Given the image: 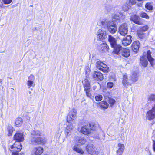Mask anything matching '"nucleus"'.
<instances>
[{
	"mask_svg": "<svg viewBox=\"0 0 155 155\" xmlns=\"http://www.w3.org/2000/svg\"><path fill=\"white\" fill-rule=\"evenodd\" d=\"M151 52L150 50H147L146 52H144V56L141 57L140 59V63L141 65L145 67L147 66L148 61L146 58H147L152 66L155 65V60L151 57Z\"/></svg>",
	"mask_w": 155,
	"mask_h": 155,
	"instance_id": "f257e3e1",
	"label": "nucleus"
},
{
	"mask_svg": "<svg viewBox=\"0 0 155 155\" xmlns=\"http://www.w3.org/2000/svg\"><path fill=\"white\" fill-rule=\"evenodd\" d=\"M41 134L38 130H33L31 133V143L34 144L45 143V140L40 137Z\"/></svg>",
	"mask_w": 155,
	"mask_h": 155,
	"instance_id": "f03ea898",
	"label": "nucleus"
},
{
	"mask_svg": "<svg viewBox=\"0 0 155 155\" xmlns=\"http://www.w3.org/2000/svg\"><path fill=\"white\" fill-rule=\"evenodd\" d=\"M13 144L9 145L10 150L12 152V155H19L18 152L20 151L22 149V145L20 143L15 142L14 140L12 141Z\"/></svg>",
	"mask_w": 155,
	"mask_h": 155,
	"instance_id": "7ed1b4c3",
	"label": "nucleus"
},
{
	"mask_svg": "<svg viewBox=\"0 0 155 155\" xmlns=\"http://www.w3.org/2000/svg\"><path fill=\"white\" fill-rule=\"evenodd\" d=\"M97 68L99 70L104 73H107L109 71V68L106 64L100 61L97 62L96 64Z\"/></svg>",
	"mask_w": 155,
	"mask_h": 155,
	"instance_id": "20e7f679",
	"label": "nucleus"
},
{
	"mask_svg": "<svg viewBox=\"0 0 155 155\" xmlns=\"http://www.w3.org/2000/svg\"><path fill=\"white\" fill-rule=\"evenodd\" d=\"M146 119L151 120L155 118V104L152 109L149 110L146 114Z\"/></svg>",
	"mask_w": 155,
	"mask_h": 155,
	"instance_id": "39448f33",
	"label": "nucleus"
},
{
	"mask_svg": "<svg viewBox=\"0 0 155 155\" xmlns=\"http://www.w3.org/2000/svg\"><path fill=\"white\" fill-rule=\"evenodd\" d=\"M84 85V91H85L87 96L90 97L91 94L90 93V86L89 81L87 79H85L82 81Z\"/></svg>",
	"mask_w": 155,
	"mask_h": 155,
	"instance_id": "423d86ee",
	"label": "nucleus"
},
{
	"mask_svg": "<svg viewBox=\"0 0 155 155\" xmlns=\"http://www.w3.org/2000/svg\"><path fill=\"white\" fill-rule=\"evenodd\" d=\"M76 113L77 111L76 110L73 109L70 112L67 116V121L68 123H69L71 121H73L76 118Z\"/></svg>",
	"mask_w": 155,
	"mask_h": 155,
	"instance_id": "0eeeda50",
	"label": "nucleus"
},
{
	"mask_svg": "<svg viewBox=\"0 0 155 155\" xmlns=\"http://www.w3.org/2000/svg\"><path fill=\"white\" fill-rule=\"evenodd\" d=\"M127 25L126 23H123L119 28L118 32L121 35L125 36L128 32Z\"/></svg>",
	"mask_w": 155,
	"mask_h": 155,
	"instance_id": "6e6552de",
	"label": "nucleus"
},
{
	"mask_svg": "<svg viewBox=\"0 0 155 155\" xmlns=\"http://www.w3.org/2000/svg\"><path fill=\"white\" fill-rule=\"evenodd\" d=\"M86 150L89 154L92 155H97L98 153V152L96 151V148L93 147L92 144L87 145L86 147Z\"/></svg>",
	"mask_w": 155,
	"mask_h": 155,
	"instance_id": "1a4fd4ad",
	"label": "nucleus"
},
{
	"mask_svg": "<svg viewBox=\"0 0 155 155\" xmlns=\"http://www.w3.org/2000/svg\"><path fill=\"white\" fill-rule=\"evenodd\" d=\"M101 25L103 28L110 27V26H116V24L112 21H108L105 20L103 19L101 21Z\"/></svg>",
	"mask_w": 155,
	"mask_h": 155,
	"instance_id": "9d476101",
	"label": "nucleus"
},
{
	"mask_svg": "<svg viewBox=\"0 0 155 155\" xmlns=\"http://www.w3.org/2000/svg\"><path fill=\"white\" fill-rule=\"evenodd\" d=\"M28 81L27 82V85L28 88H30L31 87H34L35 86V84L34 81L35 80V76L32 74L28 77Z\"/></svg>",
	"mask_w": 155,
	"mask_h": 155,
	"instance_id": "9b49d317",
	"label": "nucleus"
},
{
	"mask_svg": "<svg viewBox=\"0 0 155 155\" xmlns=\"http://www.w3.org/2000/svg\"><path fill=\"white\" fill-rule=\"evenodd\" d=\"M14 140H17V142H21L24 140V136L23 133L20 131H18L16 132L15 135H14Z\"/></svg>",
	"mask_w": 155,
	"mask_h": 155,
	"instance_id": "f8f14e48",
	"label": "nucleus"
},
{
	"mask_svg": "<svg viewBox=\"0 0 155 155\" xmlns=\"http://www.w3.org/2000/svg\"><path fill=\"white\" fill-rule=\"evenodd\" d=\"M69 123V124L67 125L65 131L66 137L68 135H70L71 131L75 127L74 125H73V124L74 123V121L73 122V123L70 122Z\"/></svg>",
	"mask_w": 155,
	"mask_h": 155,
	"instance_id": "ddd939ff",
	"label": "nucleus"
},
{
	"mask_svg": "<svg viewBox=\"0 0 155 155\" xmlns=\"http://www.w3.org/2000/svg\"><path fill=\"white\" fill-rule=\"evenodd\" d=\"M132 37L130 35H127L124 38L122 41V45L124 46L129 45L132 42Z\"/></svg>",
	"mask_w": 155,
	"mask_h": 155,
	"instance_id": "4468645a",
	"label": "nucleus"
},
{
	"mask_svg": "<svg viewBox=\"0 0 155 155\" xmlns=\"http://www.w3.org/2000/svg\"><path fill=\"white\" fill-rule=\"evenodd\" d=\"M43 151V149L41 147H35L32 152L31 155H40Z\"/></svg>",
	"mask_w": 155,
	"mask_h": 155,
	"instance_id": "2eb2a0df",
	"label": "nucleus"
},
{
	"mask_svg": "<svg viewBox=\"0 0 155 155\" xmlns=\"http://www.w3.org/2000/svg\"><path fill=\"white\" fill-rule=\"evenodd\" d=\"M97 34V38L99 39H103L105 38L106 37V31L101 29L98 30Z\"/></svg>",
	"mask_w": 155,
	"mask_h": 155,
	"instance_id": "dca6fc26",
	"label": "nucleus"
},
{
	"mask_svg": "<svg viewBox=\"0 0 155 155\" xmlns=\"http://www.w3.org/2000/svg\"><path fill=\"white\" fill-rule=\"evenodd\" d=\"M140 43L138 41L134 42L132 45L131 48L133 51L135 52L138 51L140 46Z\"/></svg>",
	"mask_w": 155,
	"mask_h": 155,
	"instance_id": "f3484780",
	"label": "nucleus"
},
{
	"mask_svg": "<svg viewBox=\"0 0 155 155\" xmlns=\"http://www.w3.org/2000/svg\"><path fill=\"white\" fill-rule=\"evenodd\" d=\"M93 78L97 81H101L103 79V74L100 72H95L93 74Z\"/></svg>",
	"mask_w": 155,
	"mask_h": 155,
	"instance_id": "a211bd4d",
	"label": "nucleus"
},
{
	"mask_svg": "<svg viewBox=\"0 0 155 155\" xmlns=\"http://www.w3.org/2000/svg\"><path fill=\"white\" fill-rule=\"evenodd\" d=\"M140 18L139 16L134 15L131 17L130 19L134 23L139 25H141L142 23L140 21Z\"/></svg>",
	"mask_w": 155,
	"mask_h": 155,
	"instance_id": "6ab92c4d",
	"label": "nucleus"
},
{
	"mask_svg": "<svg viewBox=\"0 0 155 155\" xmlns=\"http://www.w3.org/2000/svg\"><path fill=\"white\" fill-rule=\"evenodd\" d=\"M130 78V82L131 84L136 82L138 80L137 74L136 72H134L132 75L129 77Z\"/></svg>",
	"mask_w": 155,
	"mask_h": 155,
	"instance_id": "aec40b11",
	"label": "nucleus"
},
{
	"mask_svg": "<svg viewBox=\"0 0 155 155\" xmlns=\"http://www.w3.org/2000/svg\"><path fill=\"white\" fill-rule=\"evenodd\" d=\"M113 19H114L117 20H121L124 18L122 14L120 12H117L112 14V15Z\"/></svg>",
	"mask_w": 155,
	"mask_h": 155,
	"instance_id": "412c9836",
	"label": "nucleus"
},
{
	"mask_svg": "<svg viewBox=\"0 0 155 155\" xmlns=\"http://www.w3.org/2000/svg\"><path fill=\"white\" fill-rule=\"evenodd\" d=\"M130 78H129V79H128L127 77V75L126 74L123 75V79L122 80V83L123 85L124 86H126L129 85H131V83H129L130 82Z\"/></svg>",
	"mask_w": 155,
	"mask_h": 155,
	"instance_id": "4be33fe9",
	"label": "nucleus"
},
{
	"mask_svg": "<svg viewBox=\"0 0 155 155\" xmlns=\"http://www.w3.org/2000/svg\"><path fill=\"white\" fill-rule=\"evenodd\" d=\"M112 48H113L114 51L113 53L117 54H120V51H121V46L120 45H115L114 47H112Z\"/></svg>",
	"mask_w": 155,
	"mask_h": 155,
	"instance_id": "5701e85b",
	"label": "nucleus"
},
{
	"mask_svg": "<svg viewBox=\"0 0 155 155\" xmlns=\"http://www.w3.org/2000/svg\"><path fill=\"white\" fill-rule=\"evenodd\" d=\"M108 41L111 47H114L117 44L116 39L112 35H109L108 36Z\"/></svg>",
	"mask_w": 155,
	"mask_h": 155,
	"instance_id": "b1692460",
	"label": "nucleus"
},
{
	"mask_svg": "<svg viewBox=\"0 0 155 155\" xmlns=\"http://www.w3.org/2000/svg\"><path fill=\"white\" fill-rule=\"evenodd\" d=\"M109 48V47L106 44L103 42L101 44L98 46L99 50L103 51H107Z\"/></svg>",
	"mask_w": 155,
	"mask_h": 155,
	"instance_id": "393cba45",
	"label": "nucleus"
},
{
	"mask_svg": "<svg viewBox=\"0 0 155 155\" xmlns=\"http://www.w3.org/2000/svg\"><path fill=\"white\" fill-rule=\"evenodd\" d=\"M120 54L122 56L125 57H128L130 54L129 49L126 48H123L121 49Z\"/></svg>",
	"mask_w": 155,
	"mask_h": 155,
	"instance_id": "a878e982",
	"label": "nucleus"
},
{
	"mask_svg": "<svg viewBox=\"0 0 155 155\" xmlns=\"http://www.w3.org/2000/svg\"><path fill=\"white\" fill-rule=\"evenodd\" d=\"M81 132L84 134H87L90 133L91 130L89 129L86 125L81 127Z\"/></svg>",
	"mask_w": 155,
	"mask_h": 155,
	"instance_id": "bb28decb",
	"label": "nucleus"
},
{
	"mask_svg": "<svg viewBox=\"0 0 155 155\" xmlns=\"http://www.w3.org/2000/svg\"><path fill=\"white\" fill-rule=\"evenodd\" d=\"M105 28H107L108 31L111 34H114L116 32L117 29V26H110Z\"/></svg>",
	"mask_w": 155,
	"mask_h": 155,
	"instance_id": "cd10ccee",
	"label": "nucleus"
},
{
	"mask_svg": "<svg viewBox=\"0 0 155 155\" xmlns=\"http://www.w3.org/2000/svg\"><path fill=\"white\" fill-rule=\"evenodd\" d=\"M118 147V148L117 151V153H122L124 149V144L119 143Z\"/></svg>",
	"mask_w": 155,
	"mask_h": 155,
	"instance_id": "c85d7f7f",
	"label": "nucleus"
},
{
	"mask_svg": "<svg viewBox=\"0 0 155 155\" xmlns=\"http://www.w3.org/2000/svg\"><path fill=\"white\" fill-rule=\"evenodd\" d=\"M76 140L78 145H81L82 144H84L86 142V140L83 137H78Z\"/></svg>",
	"mask_w": 155,
	"mask_h": 155,
	"instance_id": "c756f323",
	"label": "nucleus"
},
{
	"mask_svg": "<svg viewBox=\"0 0 155 155\" xmlns=\"http://www.w3.org/2000/svg\"><path fill=\"white\" fill-rule=\"evenodd\" d=\"M22 119L21 117L18 118L16 119L15 123L17 127L20 126L22 123Z\"/></svg>",
	"mask_w": 155,
	"mask_h": 155,
	"instance_id": "7c9ffc66",
	"label": "nucleus"
},
{
	"mask_svg": "<svg viewBox=\"0 0 155 155\" xmlns=\"http://www.w3.org/2000/svg\"><path fill=\"white\" fill-rule=\"evenodd\" d=\"M89 126L90 127V129L93 130H96L99 127L98 125L97 124L94 123H91L90 124Z\"/></svg>",
	"mask_w": 155,
	"mask_h": 155,
	"instance_id": "2f4dec72",
	"label": "nucleus"
},
{
	"mask_svg": "<svg viewBox=\"0 0 155 155\" xmlns=\"http://www.w3.org/2000/svg\"><path fill=\"white\" fill-rule=\"evenodd\" d=\"M100 107L104 109H105L108 108V104L105 101H103L100 103Z\"/></svg>",
	"mask_w": 155,
	"mask_h": 155,
	"instance_id": "473e14b6",
	"label": "nucleus"
},
{
	"mask_svg": "<svg viewBox=\"0 0 155 155\" xmlns=\"http://www.w3.org/2000/svg\"><path fill=\"white\" fill-rule=\"evenodd\" d=\"M137 35L138 37L142 39L145 37L146 35V33H144L138 30L137 31Z\"/></svg>",
	"mask_w": 155,
	"mask_h": 155,
	"instance_id": "72a5a7b5",
	"label": "nucleus"
},
{
	"mask_svg": "<svg viewBox=\"0 0 155 155\" xmlns=\"http://www.w3.org/2000/svg\"><path fill=\"white\" fill-rule=\"evenodd\" d=\"M7 131L8 133V135L10 136L13 131V127L11 125H8L7 128Z\"/></svg>",
	"mask_w": 155,
	"mask_h": 155,
	"instance_id": "f704fd0d",
	"label": "nucleus"
},
{
	"mask_svg": "<svg viewBox=\"0 0 155 155\" xmlns=\"http://www.w3.org/2000/svg\"><path fill=\"white\" fill-rule=\"evenodd\" d=\"M78 145H75L73 147V149L75 151H76L79 153H80L82 154L84 152L80 148L78 147Z\"/></svg>",
	"mask_w": 155,
	"mask_h": 155,
	"instance_id": "c9c22d12",
	"label": "nucleus"
},
{
	"mask_svg": "<svg viewBox=\"0 0 155 155\" xmlns=\"http://www.w3.org/2000/svg\"><path fill=\"white\" fill-rule=\"evenodd\" d=\"M139 15L141 17L145 18L147 19H149V18L147 14L143 12H140L139 13Z\"/></svg>",
	"mask_w": 155,
	"mask_h": 155,
	"instance_id": "e433bc0d",
	"label": "nucleus"
},
{
	"mask_svg": "<svg viewBox=\"0 0 155 155\" xmlns=\"http://www.w3.org/2000/svg\"><path fill=\"white\" fill-rule=\"evenodd\" d=\"M130 5L127 2L122 7V9L124 11H127L129 8Z\"/></svg>",
	"mask_w": 155,
	"mask_h": 155,
	"instance_id": "4c0bfd02",
	"label": "nucleus"
},
{
	"mask_svg": "<svg viewBox=\"0 0 155 155\" xmlns=\"http://www.w3.org/2000/svg\"><path fill=\"white\" fill-rule=\"evenodd\" d=\"M148 26L147 25H146L141 28L139 31L144 33V32H146L148 30Z\"/></svg>",
	"mask_w": 155,
	"mask_h": 155,
	"instance_id": "58836bf2",
	"label": "nucleus"
},
{
	"mask_svg": "<svg viewBox=\"0 0 155 155\" xmlns=\"http://www.w3.org/2000/svg\"><path fill=\"white\" fill-rule=\"evenodd\" d=\"M95 98L97 101H100L102 99L103 96L102 95L98 94L95 96Z\"/></svg>",
	"mask_w": 155,
	"mask_h": 155,
	"instance_id": "ea45409f",
	"label": "nucleus"
},
{
	"mask_svg": "<svg viewBox=\"0 0 155 155\" xmlns=\"http://www.w3.org/2000/svg\"><path fill=\"white\" fill-rule=\"evenodd\" d=\"M146 8L149 10H151L153 9V6L151 4L147 3L145 5Z\"/></svg>",
	"mask_w": 155,
	"mask_h": 155,
	"instance_id": "a19ab883",
	"label": "nucleus"
},
{
	"mask_svg": "<svg viewBox=\"0 0 155 155\" xmlns=\"http://www.w3.org/2000/svg\"><path fill=\"white\" fill-rule=\"evenodd\" d=\"M137 1H142V0H129V4L130 5H134L137 2Z\"/></svg>",
	"mask_w": 155,
	"mask_h": 155,
	"instance_id": "79ce46f5",
	"label": "nucleus"
},
{
	"mask_svg": "<svg viewBox=\"0 0 155 155\" xmlns=\"http://www.w3.org/2000/svg\"><path fill=\"white\" fill-rule=\"evenodd\" d=\"M112 8V7L111 5H106L105 7V9L107 12H110Z\"/></svg>",
	"mask_w": 155,
	"mask_h": 155,
	"instance_id": "37998d69",
	"label": "nucleus"
},
{
	"mask_svg": "<svg viewBox=\"0 0 155 155\" xmlns=\"http://www.w3.org/2000/svg\"><path fill=\"white\" fill-rule=\"evenodd\" d=\"M108 101L110 104L113 105L115 103V101L112 98H110L109 100Z\"/></svg>",
	"mask_w": 155,
	"mask_h": 155,
	"instance_id": "c03bdc74",
	"label": "nucleus"
},
{
	"mask_svg": "<svg viewBox=\"0 0 155 155\" xmlns=\"http://www.w3.org/2000/svg\"><path fill=\"white\" fill-rule=\"evenodd\" d=\"M12 0H2L3 2L5 4H8L10 3Z\"/></svg>",
	"mask_w": 155,
	"mask_h": 155,
	"instance_id": "a18cd8bd",
	"label": "nucleus"
},
{
	"mask_svg": "<svg viewBox=\"0 0 155 155\" xmlns=\"http://www.w3.org/2000/svg\"><path fill=\"white\" fill-rule=\"evenodd\" d=\"M107 87L109 88H111L113 86V83L112 82H109L107 84Z\"/></svg>",
	"mask_w": 155,
	"mask_h": 155,
	"instance_id": "49530a36",
	"label": "nucleus"
},
{
	"mask_svg": "<svg viewBox=\"0 0 155 155\" xmlns=\"http://www.w3.org/2000/svg\"><path fill=\"white\" fill-rule=\"evenodd\" d=\"M151 98L153 100L155 99V95H152L151 96Z\"/></svg>",
	"mask_w": 155,
	"mask_h": 155,
	"instance_id": "de8ad7c7",
	"label": "nucleus"
},
{
	"mask_svg": "<svg viewBox=\"0 0 155 155\" xmlns=\"http://www.w3.org/2000/svg\"><path fill=\"white\" fill-rule=\"evenodd\" d=\"M92 88L93 90H95L97 88V86H93L92 87Z\"/></svg>",
	"mask_w": 155,
	"mask_h": 155,
	"instance_id": "09e8293b",
	"label": "nucleus"
},
{
	"mask_svg": "<svg viewBox=\"0 0 155 155\" xmlns=\"http://www.w3.org/2000/svg\"><path fill=\"white\" fill-rule=\"evenodd\" d=\"M26 119L28 120H30V118L28 116H27L26 117Z\"/></svg>",
	"mask_w": 155,
	"mask_h": 155,
	"instance_id": "8fccbe9b",
	"label": "nucleus"
},
{
	"mask_svg": "<svg viewBox=\"0 0 155 155\" xmlns=\"http://www.w3.org/2000/svg\"><path fill=\"white\" fill-rule=\"evenodd\" d=\"M2 79H0V82L1 83H2Z\"/></svg>",
	"mask_w": 155,
	"mask_h": 155,
	"instance_id": "3c124183",
	"label": "nucleus"
},
{
	"mask_svg": "<svg viewBox=\"0 0 155 155\" xmlns=\"http://www.w3.org/2000/svg\"><path fill=\"white\" fill-rule=\"evenodd\" d=\"M117 154H119V155H122V153H117Z\"/></svg>",
	"mask_w": 155,
	"mask_h": 155,
	"instance_id": "603ef678",
	"label": "nucleus"
},
{
	"mask_svg": "<svg viewBox=\"0 0 155 155\" xmlns=\"http://www.w3.org/2000/svg\"><path fill=\"white\" fill-rule=\"evenodd\" d=\"M29 93L30 94H31V92L30 91H29Z\"/></svg>",
	"mask_w": 155,
	"mask_h": 155,
	"instance_id": "864d4df0",
	"label": "nucleus"
},
{
	"mask_svg": "<svg viewBox=\"0 0 155 155\" xmlns=\"http://www.w3.org/2000/svg\"><path fill=\"white\" fill-rule=\"evenodd\" d=\"M154 150L155 151V146H154Z\"/></svg>",
	"mask_w": 155,
	"mask_h": 155,
	"instance_id": "5fc2aeb1",
	"label": "nucleus"
},
{
	"mask_svg": "<svg viewBox=\"0 0 155 155\" xmlns=\"http://www.w3.org/2000/svg\"><path fill=\"white\" fill-rule=\"evenodd\" d=\"M2 5V4H1V6H1V5Z\"/></svg>",
	"mask_w": 155,
	"mask_h": 155,
	"instance_id": "6e6d98bb",
	"label": "nucleus"
},
{
	"mask_svg": "<svg viewBox=\"0 0 155 155\" xmlns=\"http://www.w3.org/2000/svg\"><path fill=\"white\" fill-rule=\"evenodd\" d=\"M32 110V111H33V109H32V110Z\"/></svg>",
	"mask_w": 155,
	"mask_h": 155,
	"instance_id": "4d7b16f0",
	"label": "nucleus"
}]
</instances>
